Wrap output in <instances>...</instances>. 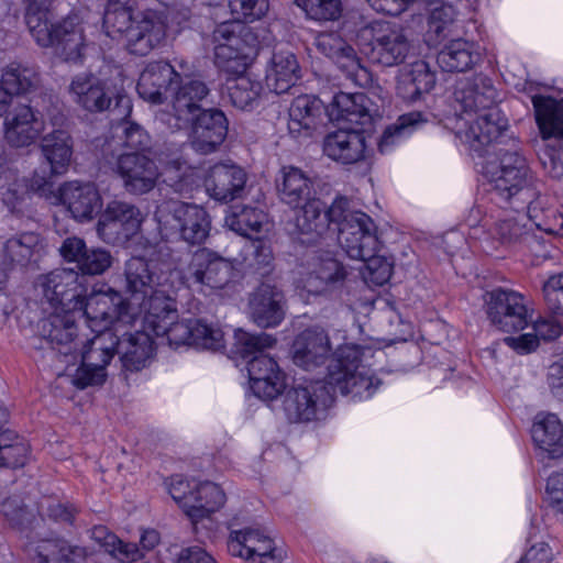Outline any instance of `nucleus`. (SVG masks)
Masks as SVG:
<instances>
[{"mask_svg":"<svg viewBox=\"0 0 563 563\" xmlns=\"http://www.w3.org/2000/svg\"><path fill=\"white\" fill-rule=\"evenodd\" d=\"M455 101L464 113H474L465 131V140L474 152L483 155L485 148L498 142L507 130L508 121L496 106L497 91L492 80L477 74L457 82Z\"/></svg>","mask_w":563,"mask_h":563,"instance_id":"1","label":"nucleus"},{"mask_svg":"<svg viewBox=\"0 0 563 563\" xmlns=\"http://www.w3.org/2000/svg\"><path fill=\"white\" fill-rule=\"evenodd\" d=\"M103 29L112 38L124 36L126 49L137 56L151 53L166 35L164 22L154 12L136 11L133 0H108Z\"/></svg>","mask_w":563,"mask_h":563,"instance_id":"2","label":"nucleus"},{"mask_svg":"<svg viewBox=\"0 0 563 563\" xmlns=\"http://www.w3.org/2000/svg\"><path fill=\"white\" fill-rule=\"evenodd\" d=\"M496 154L499 169L490 178L492 190L517 209L526 207L529 220L534 221L541 208V181L517 150L499 148Z\"/></svg>","mask_w":563,"mask_h":563,"instance_id":"3","label":"nucleus"},{"mask_svg":"<svg viewBox=\"0 0 563 563\" xmlns=\"http://www.w3.org/2000/svg\"><path fill=\"white\" fill-rule=\"evenodd\" d=\"M361 52L383 68L398 67L415 56V45L398 24L374 21L358 32Z\"/></svg>","mask_w":563,"mask_h":563,"instance_id":"4","label":"nucleus"},{"mask_svg":"<svg viewBox=\"0 0 563 563\" xmlns=\"http://www.w3.org/2000/svg\"><path fill=\"white\" fill-rule=\"evenodd\" d=\"M358 346H340L328 367L325 385L331 394L341 393L352 399H368L380 387L382 380L372 369L361 364Z\"/></svg>","mask_w":563,"mask_h":563,"instance_id":"5","label":"nucleus"},{"mask_svg":"<svg viewBox=\"0 0 563 563\" xmlns=\"http://www.w3.org/2000/svg\"><path fill=\"white\" fill-rule=\"evenodd\" d=\"M154 217L163 235H178L189 245L203 244L211 229L205 208L178 199H164L156 207Z\"/></svg>","mask_w":563,"mask_h":563,"instance_id":"6","label":"nucleus"},{"mask_svg":"<svg viewBox=\"0 0 563 563\" xmlns=\"http://www.w3.org/2000/svg\"><path fill=\"white\" fill-rule=\"evenodd\" d=\"M102 159L119 175L129 194L144 195L157 185L161 173L155 161L147 154L115 153L111 143H106L102 148Z\"/></svg>","mask_w":563,"mask_h":563,"instance_id":"7","label":"nucleus"},{"mask_svg":"<svg viewBox=\"0 0 563 563\" xmlns=\"http://www.w3.org/2000/svg\"><path fill=\"white\" fill-rule=\"evenodd\" d=\"M93 332L96 334L84 345L81 365L73 377V384L79 389L102 385L108 376L107 366L118 355L119 338L115 325Z\"/></svg>","mask_w":563,"mask_h":563,"instance_id":"8","label":"nucleus"},{"mask_svg":"<svg viewBox=\"0 0 563 563\" xmlns=\"http://www.w3.org/2000/svg\"><path fill=\"white\" fill-rule=\"evenodd\" d=\"M76 311L77 318H82L91 331L110 329L115 324L130 323V308L124 297L117 290L109 288L103 292H87L79 299Z\"/></svg>","mask_w":563,"mask_h":563,"instance_id":"9","label":"nucleus"},{"mask_svg":"<svg viewBox=\"0 0 563 563\" xmlns=\"http://www.w3.org/2000/svg\"><path fill=\"white\" fill-rule=\"evenodd\" d=\"M333 230L338 232L340 245L352 260L368 257L378 250L379 241L374 221L362 211L350 210L349 205Z\"/></svg>","mask_w":563,"mask_h":563,"instance_id":"10","label":"nucleus"},{"mask_svg":"<svg viewBox=\"0 0 563 563\" xmlns=\"http://www.w3.org/2000/svg\"><path fill=\"white\" fill-rule=\"evenodd\" d=\"M332 402L325 382L316 380L286 390L283 409L290 422H309L323 418Z\"/></svg>","mask_w":563,"mask_h":563,"instance_id":"11","label":"nucleus"},{"mask_svg":"<svg viewBox=\"0 0 563 563\" xmlns=\"http://www.w3.org/2000/svg\"><path fill=\"white\" fill-rule=\"evenodd\" d=\"M483 298L489 321L503 332L521 331L531 321L525 297L515 290L499 287L486 291Z\"/></svg>","mask_w":563,"mask_h":563,"instance_id":"12","label":"nucleus"},{"mask_svg":"<svg viewBox=\"0 0 563 563\" xmlns=\"http://www.w3.org/2000/svg\"><path fill=\"white\" fill-rule=\"evenodd\" d=\"M33 100L25 97L10 99L4 112V139L12 147L33 144L44 131V121Z\"/></svg>","mask_w":563,"mask_h":563,"instance_id":"13","label":"nucleus"},{"mask_svg":"<svg viewBox=\"0 0 563 563\" xmlns=\"http://www.w3.org/2000/svg\"><path fill=\"white\" fill-rule=\"evenodd\" d=\"M349 200L345 197H338L332 205L328 207L320 198H312L300 205L299 213L296 216V229L302 239V242L316 243L332 230L339 219L346 211Z\"/></svg>","mask_w":563,"mask_h":563,"instance_id":"14","label":"nucleus"},{"mask_svg":"<svg viewBox=\"0 0 563 563\" xmlns=\"http://www.w3.org/2000/svg\"><path fill=\"white\" fill-rule=\"evenodd\" d=\"M186 272L189 280L211 289H223L240 278L233 261L207 247L192 254Z\"/></svg>","mask_w":563,"mask_h":563,"instance_id":"15","label":"nucleus"},{"mask_svg":"<svg viewBox=\"0 0 563 563\" xmlns=\"http://www.w3.org/2000/svg\"><path fill=\"white\" fill-rule=\"evenodd\" d=\"M349 272L329 254L313 257L298 287L308 296L332 298L345 285Z\"/></svg>","mask_w":563,"mask_h":563,"instance_id":"16","label":"nucleus"},{"mask_svg":"<svg viewBox=\"0 0 563 563\" xmlns=\"http://www.w3.org/2000/svg\"><path fill=\"white\" fill-rule=\"evenodd\" d=\"M69 92L79 107L91 113L111 110L113 99L115 107H123L126 114L131 112L130 99L120 93L114 96L92 73L76 75L69 85Z\"/></svg>","mask_w":563,"mask_h":563,"instance_id":"17","label":"nucleus"},{"mask_svg":"<svg viewBox=\"0 0 563 563\" xmlns=\"http://www.w3.org/2000/svg\"><path fill=\"white\" fill-rule=\"evenodd\" d=\"M46 301L54 310L74 311L87 288L82 277L74 268H58L41 277Z\"/></svg>","mask_w":563,"mask_h":563,"instance_id":"18","label":"nucleus"},{"mask_svg":"<svg viewBox=\"0 0 563 563\" xmlns=\"http://www.w3.org/2000/svg\"><path fill=\"white\" fill-rule=\"evenodd\" d=\"M142 223L140 210L128 202L111 201L99 218L97 233L108 244L126 242Z\"/></svg>","mask_w":563,"mask_h":563,"instance_id":"19","label":"nucleus"},{"mask_svg":"<svg viewBox=\"0 0 563 563\" xmlns=\"http://www.w3.org/2000/svg\"><path fill=\"white\" fill-rule=\"evenodd\" d=\"M190 129V146L199 154L214 152L225 140L229 121L222 110L208 108L194 115L192 121L177 124Z\"/></svg>","mask_w":563,"mask_h":563,"instance_id":"20","label":"nucleus"},{"mask_svg":"<svg viewBox=\"0 0 563 563\" xmlns=\"http://www.w3.org/2000/svg\"><path fill=\"white\" fill-rule=\"evenodd\" d=\"M166 336L169 345H192L198 349L219 351L224 347V333L221 328L202 319L173 320L159 336Z\"/></svg>","mask_w":563,"mask_h":563,"instance_id":"21","label":"nucleus"},{"mask_svg":"<svg viewBox=\"0 0 563 563\" xmlns=\"http://www.w3.org/2000/svg\"><path fill=\"white\" fill-rule=\"evenodd\" d=\"M246 181L247 174L240 165L224 161L208 168L203 184L212 199L228 203L243 197Z\"/></svg>","mask_w":563,"mask_h":563,"instance_id":"22","label":"nucleus"},{"mask_svg":"<svg viewBox=\"0 0 563 563\" xmlns=\"http://www.w3.org/2000/svg\"><path fill=\"white\" fill-rule=\"evenodd\" d=\"M380 103L372 100L369 95L362 92L335 93L327 107L328 115L334 121H346L353 124L364 125L384 113L386 100L379 98Z\"/></svg>","mask_w":563,"mask_h":563,"instance_id":"23","label":"nucleus"},{"mask_svg":"<svg viewBox=\"0 0 563 563\" xmlns=\"http://www.w3.org/2000/svg\"><path fill=\"white\" fill-rule=\"evenodd\" d=\"M48 43H43L33 36L38 45L54 47L55 54L67 63H80L85 56L86 43L82 27L77 16H68L60 23H46Z\"/></svg>","mask_w":563,"mask_h":563,"instance_id":"24","label":"nucleus"},{"mask_svg":"<svg viewBox=\"0 0 563 563\" xmlns=\"http://www.w3.org/2000/svg\"><path fill=\"white\" fill-rule=\"evenodd\" d=\"M119 338L117 354L122 372L136 373L147 367L155 354L153 338L143 330L130 331L115 324Z\"/></svg>","mask_w":563,"mask_h":563,"instance_id":"25","label":"nucleus"},{"mask_svg":"<svg viewBox=\"0 0 563 563\" xmlns=\"http://www.w3.org/2000/svg\"><path fill=\"white\" fill-rule=\"evenodd\" d=\"M129 308L130 323L143 314L145 327L151 329L156 336L165 332L167 324L178 318L176 300L161 288L154 289L153 294H147L143 301L140 299Z\"/></svg>","mask_w":563,"mask_h":563,"instance_id":"26","label":"nucleus"},{"mask_svg":"<svg viewBox=\"0 0 563 563\" xmlns=\"http://www.w3.org/2000/svg\"><path fill=\"white\" fill-rule=\"evenodd\" d=\"M247 373L253 394L264 401H272L286 390V374L267 354L249 360Z\"/></svg>","mask_w":563,"mask_h":563,"instance_id":"27","label":"nucleus"},{"mask_svg":"<svg viewBox=\"0 0 563 563\" xmlns=\"http://www.w3.org/2000/svg\"><path fill=\"white\" fill-rule=\"evenodd\" d=\"M176 66L165 60L151 62L141 73L136 90L139 96L153 104L164 103L176 85Z\"/></svg>","mask_w":563,"mask_h":563,"instance_id":"28","label":"nucleus"},{"mask_svg":"<svg viewBox=\"0 0 563 563\" xmlns=\"http://www.w3.org/2000/svg\"><path fill=\"white\" fill-rule=\"evenodd\" d=\"M65 121L63 114L55 115L52 121L53 130L45 133L40 142L45 164L52 167V172H56V174L66 173L74 153V140L69 130L64 125Z\"/></svg>","mask_w":563,"mask_h":563,"instance_id":"29","label":"nucleus"},{"mask_svg":"<svg viewBox=\"0 0 563 563\" xmlns=\"http://www.w3.org/2000/svg\"><path fill=\"white\" fill-rule=\"evenodd\" d=\"M322 147L324 155L334 162L356 164L365 158V133L358 129H338L324 136Z\"/></svg>","mask_w":563,"mask_h":563,"instance_id":"30","label":"nucleus"},{"mask_svg":"<svg viewBox=\"0 0 563 563\" xmlns=\"http://www.w3.org/2000/svg\"><path fill=\"white\" fill-rule=\"evenodd\" d=\"M291 351L296 365L311 369L325 363L332 346L328 333L320 327H312L296 336Z\"/></svg>","mask_w":563,"mask_h":563,"instance_id":"31","label":"nucleus"},{"mask_svg":"<svg viewBox=\"0 0 563 563\" xmlns=\"http://www.w3.org/2000/svg\"><path fill=\"white\" fill-rule=\"evenodd\" d=\"M251 319L261 328L277 327L285 318V296L276 286L260 285L249 300Z\"/></svg>","mask_w":563,"mask_h":563,"instance_id":"32","label":"nucleus"},{"mask_svg":"<svg viewBox=\"0 0 563 563\" xmlns=\"http://www.w3.org/2000/svg\"><path fill=\"white\" fill-rule=\"evenodd\" d=\"M435 74L427 62L418 59L401 67L396 76V92L406 102L413 103L434 88Z\"/></svg>","mask_w":563,"mask_h":563,"instance_id":"33","label":"nucleus"},{"mask_svg":"<svg viewBox=\"0 0 563 563\" xmlns=\"http://www.w3.org/2000/svg\"><path fill=\"white\" fill-rule=\"evenodd\" d=\"M214 47V63H219L220 49L227 48L225 59H233L240 53H256L257 36L252 29L240 21L223 22L212 33Z\"/></svg>","mask_w":563,"mask_h":563,"instance_id":"34","label":"nucleus"},{"mask_svg":"<svg viewBox=\"0 0 563 563\" xmlns=\"http://www.w3.org/2000/svg\"><path fill=\"white\" fill-rule=\"evenodd\" d=\"M209 93V87L200 78L177 82L170 93L172 111L177 124L192 121L194 115L205 109L202 103Z\"/></svg>","mask_w":563,"mask_h":563,"instance_id":"35","label":"nucleus"},{"mask_svg":"<svg viewBox=\"0 0 563 563\" xmlns=\"http://www.w3.org/2000/svg\"><path fill=\"white\" fill-rule=\"evenodd\" d=\"M124 298L126 306H132L140 299L143 301L147 294L157 288V275L151 261L141 256H133L124 265Z\"/></svg>","mask_w":563,"mask_h":563,"instance_id":"36","label":"nucleus"},{"mask_svg":"<svg viewBox=\"0 0 563 563\" xmlns=\"http://www.w3.org/2000/svg\"><path fill=\"white\" fill-rule=\"evenodd\" d=\"M60 200L78 221L91 220L102 207L101 197L93 184L70 181L60 189Z\"/></svg>","mask_w":563,"mask_h":563,"instance_id":"37","label":"nucleus"},{"mask_svg":"<svg viewBox=\"0 0 563 563\" xmlns=\"http://www.w3.org/2000/svg\"><path fill=\"white\" fill-rule=\"evenodd\" d=\"M276 189L280 201L292 209L316 197L311 177L291 165L280 168L276 178Z\"/></svg>","mask_w":563,"mask_h":563,"instance_id":"38","label":"nucleus"},{"mask_svg":"<svg viewBox=\"0 0 563 563\" xmlns=\"http://www.w3.org/2000/svg\"><path fill=\"white\" fill-rule=\"evenodd\" d=\"M481 60V53L474 42L464 38L449 41L437 54L439 67L449 73L472 69Z\"/></svg>","mask_w":563,"mask_h":563,"instance_id":"39","label":"nucleus"},{"mask_svg":"<svg viewBox=\"0 0 563 563\" xmlns=\"http://www.w3.org/2000/svg\"><path fill=\"white\" fill-rule=\"evenodd\" d=\"M321 114V101L309 96L297 97L289 108L288 131L295 139L310 136Z\"/></svg>","mask_w":563,"mask_h":563,"instance_id":"40","label":"nucleus"},{"mask_svg":"<svg viewBox=\"0 0 563 563\" xmlns=\"http://www.w3.org/2000/svg\"><path fill=\"white\" fill-rule=\"evenodd\" d=\"M190 509L187 510V517L196 526L211 514L219 510L225 501V494L221 487L211 482H203L195 485L194 492L189 497Z\"/></svg>","mask_w":563,"mask_h":563,"instance_id":"41","label":"nucleus"},{"mask_svg":"<svg viewBox=\"0 0 563 563\" xmlns=\"http://www.w3.org/2000/svg\"><path fill=\"white\" fill-rule=\"evenodd\" d=\"M532 104L542 139H563V99L534 96Z\"/></svg>","mask_w":563,"mask_h":563,"instance_id":"42","label":"nucleus"},{"mask_svg":"<svg viewBox=\"0 0 563 563\" xmlns=\"http://www.w3.org/2000/svg\"><path fill=\"white\" fill-rule=\"evenodd\" d=\"M536 445L548 453L549 457L556 459L563 455V424L554 413H548L536 421L531 429Z\"/></svg>","mask_w":563,"mask_h":563,"instance_id":"43","label":"nucleus"},{"mask_svg":"<svg viewBox=\"0 0 563 563\" xmlns=\"http://www.w3.org/2000/svg\"><path fill=\"white\" fill-rule=\"evenodd\" d=\"M299 79V65L290 52L274 53L266 84L277 95L286 93Z\"/></svg>","mask_w":563,"mask_h":563,"instance_id":"44","label":"nucleus"},{"mask_svg":"<svg viewBox=\"0 0 563 563\" xmlns=\"http://www.w3.org/2000/svg\"><path fill=\"white\" fill-rule=\"evenodd\" d=\"M76 321V311L54 310L40 322V333L51 344L66 346L77 335Z\"/></svg>","mask_w":563,"mask_h":563,"instance_id":"45","label":"nucleus"},{"mask_svg":"<svg viewBox=\"0 0 563 563\" xmlns=\"http://www.w3.org/2000/svg\"><path fill=\"white\" fill-rule=\"evenodd\" d=\"M317 49L324 56L342 63L343 67L351 66L353 74L358 76V71H362L364 76L367 75V70L361 66L360 59L352 46L346 44L340 35L333 32H323L317 35L314 40Z\"/></svg>","mask_w":563,"mask_h":563,"instance_id":"46","label":"nucleus"},{"mask_svg":"<svg viewBox=\"0 0 563 563\" xmlns=\"http://www.w3.org/2000/svg\"><path fill=\"white\" fill-rule=\"evenodd\" d=\"M456 12L453 5L442 4L434 8L428 20L424 41L428 46H438L444 40L455 34Z\"/></svg>","mask_w":563,"mask_h":563,"instance_id":"47","label":"nucleus"},{"mask_svg":"<svg viewBox=\"0 0 563 563\" xmlns=\"http://www.w3.org/2000/svg\"><path fill=\"white\" fill-rule=\"evenodd\" d=\"M426 121L427 120L419 111H412L400 115L395 123L388 125L384 130L377 142L378 151L382 154L387 153Z\"/></svg>","mask_w":563,"mask_h":563,"instance_id":"48","label":"nucleus"},{"mask_svg":"<svg viewBox=\"0 0 563 563\" xmlns=\"http://www.w3.org/2000/svg\"><path fill=\"white\" fill-rule=\"evenodd\" d=\"M40 82L38 73L34 67L11 64L2 74V90L8 97L21 95L36 88Z\"/></svg>","mask_w":563,"mask_h":563,"instance_id":"49","label":"nucleus"},{"mask_svg":"<svg viewBox=\"0 0 563 563\" xmlns=\"http://www.w3.org/2000/svg\"><path fill=\"white\" fill-rule=\"evenodd\" d=\"M38 243L40 236L33 232H24L8 239L2 246L3 266L26 264Z\"/></svg>","mask_w":563,"mask_h":563,"instance_id":"50","label":"nucleus"},{"mask_svg":"<svg viewBox=\"0 0 563 563\" xmlns=\"http://www.w3.org/2000/svg\"><path fill=\"white\" fill-rule=\"evenodd\" d=\"M40 559L54 563H85L87 550L66 540H45L37 545Z\"/></svg>","mask_w":563,"mask_h":563,"instance_id":"51","label":"nucleus"},{"mask_svg":"<svg viewBox=\"0 0 563 563\" xmlns=\"http://www.w3.org/2000/svg\"><path fill=\"white\" fill-rule=\"evenodd\" d=\"M267 216L262 210L252 207H242L234 210L227 217V223L231 230L240 235L251 238L253 234L261 233L266 224Z\"/></svg>","mask_w":563,"mask_h":563,"instance_id":"52","label":"nucleus"},{"mask_svg":"<svg viewBox=\"0 0 563 563\" xmlns=\"http://www.w3.org/2000/svg\"><path fill=\"white\" fill-rule=\"evenodd\" d=\"M262 90L261 82L246 76H240L228 81V95L231 103L241 110L252 109L257 102Z\"/></svg>","mask_w":563,"mask_h":563,"instance_id":"53","label":"nucleus"},{"mask_svg":"<svg viewBox=\"0 0 563 563\" xmlns=\"http://www.w3.org/2000/svg\"><path fill=\"white\" fill-rule=\"evenodd\" d=\"M26 5L25 22L32 34L43 43H48L46 23L51 21L53 0H23Z\"/></svg>","mask_w":563,"mask_h":563,"instance_id":"54","label":"nucleus"},{"mask_svg":"<svg viewBox=\"0 0 563 563\" xmlns=\"http://www.w3.org/2000/svg\"><path fill=\"white\" fill-rule=\"evenodd\" d=\"M267 537L260 528L232 529L228 539V551L233 556L244 558L251 552V548L257 547Z\"/></svg>","mask_w":563,"mask_h":563,"instance_id":"55","label":"nucleus"},{"mask_svg":"<svg viewBox=\"0 0 563 563\" xmlns=\"http://www.w3.org/2000/svg\"><path fill=\"white\" fill-rule=\"evenodd\" d=\"M27 445L15 432L1 434L0 467H22L26 462Z\"/></svg>","mask_w":563,"mask_h":563,"instance_id":"56","label":"nucleus"},{"mask_svg":"<svg viewBox=\"0 0 563 563\" xmlns=\"http://www.w3.org/2000/svg\"><path fill=\"white\" fill-rule=\"evenodd\" d=\"M113 261L114 258L108 250L102 247H87L82 260L75 271L79 273L85 282V276L102 275L112 266Z\"/></svg>","mask_w":563,"mask_h":563,"instance_id":"57","label":"nucleus"},{"mask_svg":"<svg viewBox=\"0 0 563 563\" xmlns=\"http://www.w3.org/2000/svg\"><path fill=\"white\" fill-rule=\"evenodd\" d=\"M306 15L316 21H336L341 18L343 5L341 0H294Z\"/></svg>","mask_w":563,"mask_h":563,"instance_id":"58","label":"nucleus"},{"mask_svg":"<svg viewBox=\"0 0 563 563\" xmlns=\"http://www.w3.org/2000/svg\"><path fill=\"white\" fill-rule=\"evenodd\" d=\"M234 339L236 352L244 358L264 354V349L272 347L276 343V339L271 334H251L243 330H236Z\"/></svg>","mask_w":563,"mask_h":563,"instance_id":"59","label":"nucleus"},{"mask_svg":"<svg viewBox=\"0 0 563 563\" xmlns=\"http://www.w3.org/2000/svg\"><path fill=\"white\" fill-rule=\"evenodd\" d=\"M173 164L174 167L165 169L163 183L173 194L183 198H189L197 186L196 178L192 174L181 172V164L178 161H175Z\"/></svg>","mask_w":563,"mask_h":563,"instance_id":"60","label":"nucleus"},{"mask_svg":"<svg viewBox=\"0 0 563 563\" xmlns=\"http://www.w3.org/2000/svg\"><path fill=\"white\" fill-rule=\"evenodd\" d=\"M121 128L122 135L120 139L124 147L142 154L151 151L152 137L142 125L134 121L124 120Z\"/></svg>","mask_w":563,"mask_h":563,"instance_id":"61","label":"nucleus"},{"mask_svg":"<svg viewBox=\"0 0 563 563\" xmlns=\"http://www.w3.org/2000/svg\"><path fill=\"white\" fill-rule=\"evenodd\" d=\"M38 510L43 516L54 521L73 525L78 509L70 504H63L53 497H44L38 504Z\"/></svg>","mask_w":563,"mask_h":563,"instance_id":"62","label":"nucleus"},{"mask_svg":"<svg viewBox=\"0 0 563 563\" xmlns=\"http://www.w3.org/2000/svg\"><path fill=\"white\" fill-rule=\"evenodd\" d=\"M231 12L243 22L262 19L268 11V0H229Z\"/></svg>","mask_w":563,"mask_h":563,"instance_id":"63","label":"nucleus"},{"mask_svg":"<svg viewBox=\"0 0 563 563\" xmlns=\"http://www.w3.org/2000/svg\"><path fill=\"white\" fill-rule=\"evenodd\" d=\"M543 296L549 310L563 317V273L549 277L543 285Z\"/></svg>","mask_w":563,"mask_h":563,"instance_id":"64","label":"nucleus"}]
</instances>
